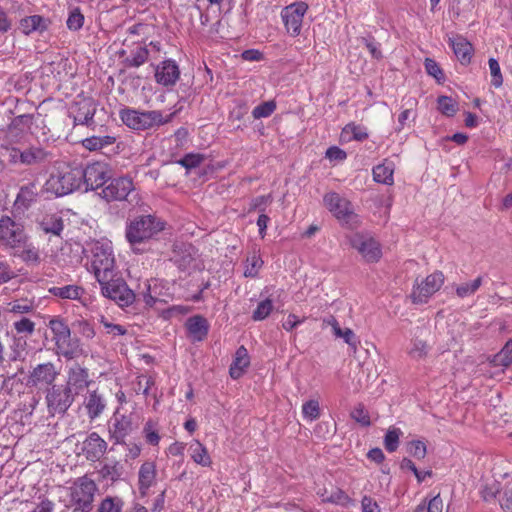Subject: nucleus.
Listing matches in <instances>:
<instances>
[{"instance_id":"50","label":"nucleus","mask_w":512,"mask_h":512,"mask_svg":"<svg viewBox=\"0 0 512 512\" xmlns=\"http://www.w3.org/2000/svg\"><path fill=\"white\" fill-rule=\"evenodd\" d=\"M482 277L479 276L471 282L463 283L456 288V294L460 298H465L473 295L481 286Z\"/></svg>"},{"instance_id":"32","label":"nucleus","mask_w":512,"mask_h":512,"mask_svg":"<svg viewBox=\"0 0 512 512\" xmlns=\"http://www.w3.org/2000/svg\"><path fill=\"white\" fill-rule=\"evenodd\" d=\"M39 228L45 234L60 236L64 229V223L57 214H46L38 221Z\"/></svg>"},{"instance_id":"57","label":"nucleus","mask_w":512,"mask_h":512,"mask_svg":"<svg viewBox=\"0 0 512 512\" xmlns=\"http://www.w3.org/2000/svg\"><path fill=\"white\" fill-rule=\"evenodd\" d=\"M204 159V155L200 153H188L178 163L186 169H193L200 166Z\"/></svg>"},{"instance_id":"17","label":"nucleus","mask_w":512,"mask_h":512,"mask_svg":"<svg viewBox=\"0 0 512 512\" xmlns=\"http://www.w3.org/2000/svg\"><path fill=\"white\" fill-rule=\"evenodd\" d=\"M135 189L133 180L128 176L113 179L102 189L101 196L108 202L123 201Z\"/></svg>"},{"instance_id":"5","label":"nucleus","mask_w":512,"mask_h":512,"mask_svg":"<svg viewBox=\"0 0 512 512\" xmlns=\"http://www.w3.org/2000/svg\"><path fill=\"white\" fill-rule=\"evenodd\" d=\"M91 270L97 281L116 276L115 258L111 245L96 242L92 248Z\"/></svg>"},{"instance_id":"46","label":"nucleus","mask_w":512,"mask_h":512,"mask_svg":"<svg viewBox=\"0 0 512 512\" xmlns=\"http://www.w3.org/2000/svg\"><path fill=\"white\" fill-rule=\"evenodd\" d=\"M401 435L402 431L400 428L390 427L387 430L386 435L384 437V446L388 452L392 453L398 449Z\"/></svg>"},{"instance_id":"3","label":"nucleus","mask_w":512,"mask_h":512,"mask_svg":"<svg viewBox=\"0 0 512 512\" xmlns=\"http://www.w3.org/2000/svg\"><path fill=\"white\" fill-rule=\"evenodd\" d=\"M119 117L128 128L144 131L170 122L172 115L164 116L158 110L139 111L126 107L119 111Z\"/></svg>"},{"instance_id":"53","label":"nucleus","mask_w":512,"mask_h":512,"mask_svg":"<svg viewBox=\"0 0 512 512\" xmlns=\"http://www.w3.org/2000/svg\"><path fill=\"white\" fill-rule=\"evenodd\" d=\"M276 110V103L275 101H266L259 105H257L253 111L252 115L254 119H261L266 118L272 115V113Z\"/></svg>"},{"instance_id":"18","label":"nucleus","mask_w":512,"mask_h":512,"mask_svg":"<svg viewBox=\"0 0 512 512\" xmlns=\"http://www.w3.org/2000/svg\"><path fill=\"white\" fill-rule=\"evenodd\" d=\"M157 465L153 460L144 461L138 470L137 487L139 495L147 497L150 489L157 484Z\"/></svg>"},{"instance_id":"15","label":"nucleus","mask_w":512,"mask_h":512,"mask_svg":"<svg viewBox=\"0 0 512 512\" xmlns=\"http://www.w3.org/2000/svg\"><path fill=\"white\" fill-rule=\"evenodd\" d=\"M144 303L148 307H154L157 303H167L171 298L167 282L158 278H152L144 282V287L139 291Z\"/></svg>"},{"instance_id":"6","label":"nucleus","mask_w":512,"mask_h":512,"mask_svg":"<svg viewBox=\"0 0 512 512\" xmlns=\"http://www.w3.org/2000/svg\"><path fill=\"white\" fill-rule=\"evenodd\" d=\"M81 176V167H74L67 171L52 174L46 182L47 190L57 196L72 193L83 186Z\"/></svg>"},{"instance_id":"56","label":"nucleus","mask_w":512,"mask_h":512,"mask_svg":"<svg viewBox=\"0 0 512 512\" xmlns=\"http://www.w3.org/2000/svg\"><path fill=\"white\" fill-rule=\"evenodd\" d=\"M34 306L28 300H16L8 303V311L14 314H26L33 310Z\"/></svg>"},{"instance_id":"23","label":"nucleus","mask_w":512,"mask_h":512,"mask_svg":"<svg viewBox=\"0 0 512 512\" xmlns=\"http://www.w3.org/2000/svg\"><path fill=\"white\" fill-rule=\"evenodd\" d=\"M185 327L188 332V336L194 342L203 341L209 331L208 321L201 315H195L187 319Z\"/></svg>"},{"instance_id":"30","label":"nucleus","mask_w":512,"mask_h":512,"mask_svg":"<svg viewBox=\"0 0 512 512\" xmlns=\"http://www.w3.org/2000/svg\"><path fill=\"white\" fill-rule=\"evenodd\" d=\"M49 156L50 153L41 146H29L23 150V155L21 156L22 165H40L44 163Z\"/></svg>"},{"instance_id":"20","label":"nucleus","mask_w":512,"mask_h":512,"mask_svg":"<svg viewBox=\"0 0 512 512\" xmlns=\"http://www.w3.org/2000/svg\"><path fill=\"white\" fill-rule=\"evenodd\" d=\"M107 442L96 432L90 433L82 443V454L91 462L99 461L107 451Z\"/></svg>"},{"instance_id":"1","label":"nucleus","mask_w":512,"mask_h":512,"mask_svg":"<svg viewBox=\"0 0 512 512\" xmlns=\"http://www.w3.org/2000/svg\"><path fill=\"white\" fill-rule=\"evenodd\" d=\"M97 491L96 482L88 475L78 477L65 488L64 505L71 512H91Z\"/></svg>"},{"instance_id":"38","label":"nucleus","mask_w":512,"mask_h":512,"mask_svg":"<svg viewBox=\"0 0 512 512\" xmlns=\"http://www.w3.org/2000/svg\"><path fill=\"white\" fill-rule=\"evenodd\" d=\"M116 142V137L111 135L91 136L81 141L82 146L89 151H96L108 147Z\"/></svg>"},{"instance_id":"14","label":"nucleus","mask_w":512,"mask_h":512,"mask_svg":"<svg viewBox=\"0 0 512 512\" xmlns=\"http://www.w3.org/2000/svg\"><path fill=\"white\" fill-rule=\"evenodd\" d=\"M349 243L367 263H376L382 257L379 242L369 235L355 233L349 238Z\"/></svg>"},{"instance_id":"62","label":"nucleus","mask_w":512,"mask_h":512,"mask_svg":"<svg viewBox=\"0 0 512 512\" xmlns=\"http://www.w3.org/2000/svg\"><path fill=\"white\" fill-rule=\"evenodd\" d=\"M424 66H425L426 72L430 76L434 77L438 81L443 79V77H444L443 71L435 60H433L431 58H426L425 62H424Z\"/></svg>"},{"instance_id":"47","label":"nucleus","mask_w":512,"mask_h":512,"mask_svg":"<svg viewBox=\"0 0 512 512\" xmlns=\"http://www.w3.org/2000/svg\"><path fill=\"white\" fill-rule=\"evenodd\" d=\"M148 50L146 44H140L135 51L126 59V64L129 67H139L143 65L148 59Z\"/></svg>"},{"instance_id":"19","label":"nucleus","mask_w":512,"mask_h":512,"mask_svg":"<svg viewBox=\"0 0 512 512\" xmlns=\"http://www.w3.org/2000/svg\"><path fill=\"white\" fill-rule=\"evenodd\" d=\"M154 77L159 85L172 87L180 78L179 66L174 60H164L155 67Z\"/></svg>"},{"instance_id":"58","label":"nucleus","mask_w":512,"mask_h":512,"mask_svg":"<svg viewBox=\"0 0 512 512\" xmlns=\"http://www.w3.org/2000/svg\"><path fill=\"white\" fill-rule=\"evenodd\" d=\"M407 451L411 456L417 459H423L426 456L427 447L423 441L413 440L408 443Z\"/></svg>"},{"instance_id":"8","label":"nucleus","mask_w":512,"mask_h":512,"mask_svg":"<svg viewBox=\"0 0 512 512\" xmlns=\"http://www.w3.org/2000/svg\"><path fill=\"white\" fill-rule=\"evenodd\" d=\"M324 206L342 224L358 225V215L351 202L336 192H328L323 197Z\"/></svg>"},{"instance_id":"27","label":"nucleus","mask_w":512,"mask_h":512,"mask_svg":"<svg viewBox=\"0 0 512 512\" xmlns=\"http://www.w3.org/2000/svg\"><path fill=\"white\" fill-rule=\"evenodd\" d=\"M450 45L461 64L468 65L471 62L474 49L469 41L461 36H457L450 40Z\"/></svg>"},{"instance_id":"26","label":"nucleus","mask_w":512,"mask_h":512,"mask_svg":"<svg viewBox=\"0 0 512 512\" xmlns=\"http://www.w3.org/2000/svg\"><path fill=\"white\" fill-rule=\"evenodd\" d=\"M368 137L369 134L367 128L355 122H349L346 124L340 133V140L343 143H349L351 141L362 142L368 139Z\"/></svg>"},{"instance_id":"49","label":"nucleus","mask_w":512,"mask_h":512,"mask_svg":"<svg viewBox=\"0 0 512 512\" xmlns=\"http://www.w3.org/2000/svg\"><path fill=\"white\" fill-rule=\"evenodd\" d=\"M131 431V421L126 416L116 419L113 424L112 433L117 440L125 438Z\"/></svg>"},{"instance_id":"7","label":"nucleus","mask_w":512,"mask_h":512,"mask_svg":"<svg viewBox=\"0 0 512 512\" xmlns=\"http://www.w3.org/2000/svg\"><path fill=\"white\" fill-rule=\"evenodd\" d=\"M28 242L24 226L7 215L0 217V246L4 249L19 250Z\"/></svg>"},{"instance_id":"39","label":"nucleus","mask_w":512,"mask_h":512,"mask_svg":"<svg viewBox=\"0 0 512 512\" xmlns=\"http://www.w3.org/2000/svg\"><path fill=\"white\" fill-rule=\"evenodd\" d=\"M13 255L29 265H38L41 260L38 249L32 244H28V242L21 246L19 250H16Z\"/></svg>"},{"instance_id":"45","label":"nucleus","mask_w":512,"mask_h":512,"mask_svg":"<svg viewBox=\"0 0 512 512\" xmlns=\"http://www.w3.org/2000/svg\"><path fill=\"white\" fill-rule=\"evenodd\" d=\"M437 103L438 110L447 117H453L458 111L457 102L449 96H439Z\"/></svg>"},{"instance_id":"22","label":"nucleus","mask_w":512,"mask_h":512,"mask_svg":"<svg viewBox=\"0 0 512 512\" xmlns=\"http://www.w3.org/2000/svg\"><path fill=\"white\" fill-rule=\"evenodd\" d=\"M96 112V105L91 98H81L74 102L71 114L74 124L88 125L93 121Z\"/></svg>"},{"instance_id":"28","label":"nucleus","mask_w":512,"mask_h":512,"mask_svg":"<svg viewBox=\"0 0 512 512\" xmlns=\"http://www.w3.org/2000/svg\"><path fill=\"white\" fill-rule=\"evenodd\" d=\"M84 406L87 410L88 417L91 420H94L102 414L106 407V403L97 391H89L84 400Z\"/></svg>"},{"instance_id":"37","label":"nucleus","mask_w":512,"mask_h":512,"mask_svg":"<svg viewBox=\"0 0 512 512\" xmlns=\"http://www.w3.org/2000/svg\"><path fill=\"white\" fill-rule=\"evenodd\" d=\"M192 460L203 467H210L212 464L211 457L207 448L198 440H194L189 447Z\"/></svg>"},{"instance_id":"12","label":"nucleus","mask_w":512,"mask_h":512,"mask_svg":"<svg viewBox=\"0 0 512 512\" xmlns=\"http://www.w3.org/2000/svg\"><path fill=\"white\" fill-rule=\"evenodd\" d=\"M60 367L52 362L41 363L33 367L27 378V385L39 390H49L60 375Z\"/></svg>"},{"instance_id":"43","label":"nucleus","mask_w":512,"mask_h":512,"mask_svg":"<svg viewBox=\"0 0 512 512\" xmlns=\"http://www.w3.org/2000/svg\"><path fill=\"white\" fill-rule=\"evenodd\" d=\"M263 266V260L260 255L253 253L248 256L245 262L244 276L254 278L258 275L260 269Z\"/></svg>"},{"instance_id":"35","label":"nucleus","mask_w":512,"mask_h":512,"mask_svg":"<svg viewBox=\"0 0 512 512\" xmlns=\"http://www.w3.org/2000/svg\"><path fill=\"white\" fill-rule=\"evenodd\" d=\"M36 196L37 193L35 185L22 186L14 201V208L17 211L27 210L36 200Z\"/></svg>"},{"instance_id":"34","label":"nucleus","mask_w":512,"mask_h":512,"mask_svg":"<svg viewBox=\"0 0 512 512\" xmlns=\"http://www.w3.org/2000/svg\"><path fill=\"white\" fill-rule=\"evenodd\" d=\"M430 350L431 346L425 339L414 336L410 340L409 347L407 348V354L411 359L419 361L427 358Z\"/></svg>"},{"instance_id":"44","label":"nucleus","mask_w":512,"mask_h":512,"mask_svg":"<svg viewBox=\"0 0 512 512\" xmlns=\"http://www.w3.org/2000/svg\"><path fill=\"white\" fill-rule=\"evenodd\" d=\"M121 466L118 462L105 463L99 470V475L103 480L117 481L121 477Z\"/></svg>"},{"instance_id":"42","label":"nucleus","mask_w":512,"mask_h":512,"mask_svg":"<svg viewBox=\"0 0 512 512\" xmlns=\"http://www.w3.org/2000/svg\"><path fill=\"white\" fill-rule=\"evenodd\" d=\"M143 435L148 444L157 446L161 440L157 421L148 419L143 427Z\"/></svg>"},{"instance_id":"21","label":"nucleus","mask_w":512,"mask_h":512,"mask_svg":"<svg viewBox=\"0 0 512 512\" xmlns=\"http://www.w3.org/2000/svg\"><path fill=\"white\" fill-rule=\"evenodd\" d=\"M91 380L89 379V372L87 368L80 366L75 363L71 367H69L67 372V388L74 392L75 394H79L85 388L89 386Z\"/></svg>"},{"instance_id":"11","label":"nucleus","mask_w":512,"mask_h":512,"mask_svg":"<svg viewBox=\"0 0 512 512\" xmlns=\"http://www.w3.org/2000/svg\"><path fill=\"white\" fill-rule=\"evenodd\" d=\"M309 6L304 1H297L285 6L280 13L286 33L291 37H298L303 27L304 16Z\"/></svg>"},{"instance_id":"31","label":"nucleus","mask_w":512,"mask_h":512,"mask_svg":"<svg viewBox=\"0 0 512 512\" xmlns=\"http://www.w3.org/2000/svg\"><path fill=\"white\" fill-rule=\"evenodd\" d=\"M317 495L324 503H331L342 507H349L354 503L353 499L344 490L338 487H332L329 496H325L322 490H318Z\"/></svg>"},{"instance_id":"40","label":"nucleus","mask_w":512,"mask_h":512,"mask_svg":"<svg viewBox=\"0 0 512 512\" xmlns=\"http://www.w3.org/2000/svg\"><path fill=\"white\" fill-rule=\"evenodd\" d=\"M124 508V500L119 496L104 497L98 507L97 512H122Z\"/></svg>"},{"instance_id":"36","label":"nucleus","mask_w":512,"mask_h":512,"mask_svg":"<svg viewBox=\"0 0 512 512\" xmlns=\"http://www.w3.org/2000/svg\"><path fill=\"white\" fill-rule=\"evenodd\" d=\"M49 293L61 299L80 300L85 294V289L82 286L71 284L51 287Z\"/></svg>"},{"instance_id":"24","label":"nucleus","mask_w":512,"mask_h":512,"mask_svg":"<svg viewBox=\"0 0 512 512\" xmlns=\"http://www.w3.org/2000/svg\"><path fill=\"white\" fill-rule=\"evenodd\" d=\"M250 365V356L248 350L242 345L234 355V359L229 368V374L232 379H239L243 376Z\"/></svg>"},{"instance_id":"10","label":"nucleus","mask_w":512,"mask_h":512,"mask_svg":"<svg viewBox=\"0 0 512 512\" xmlns=\"http://www.w3.org/2000/svg\"><path fill=\"white\" fill-rule=\"evenodd\" d=\"M444 280V274L441 271H435L426 276L421 282L416 281L410 294L412 303L417 305L427 303L440 290Z\"/></svg>"},{"instance_id":"25","label":"nucleus","mask_w":512,"mask_h":512,"mask_svg":"<svg viewBox=\"0 0 512 512\" xmlns=\"http://www.w3.org/2000/svg\"><path fill=\"white\" fill-rule=\"evenodd\" d=\"M395 164L389 159L376 165L372 169L373 180L377 183L392 186L394 184Z\"/></svg>"},{"instance_id":"52","label":"nucleus","mask_w":512,"mask_h":512,"mask_svg":"<svg viewBox=\"0 0 512 512\" xmlns=\"http://www.w3.org/2000/svg\"><path fill=\"white\" fill-rule=\"evenodd\" d=\"M155 385V380L151 376H138L136 378L134 390L137 394H143L144 396L149 395L151 387Z\"/></svg>"},{"instance_id":"29","label":"nucleus","mask_w":512,"mask_h":512,"mask_svg":"<svg viewBox=\"0 0 512 512\" xmlns=\"http://www.w3.org/2000/svg\"><path fill=\"white\" fill-rule=\"evenodd\" d=\"M49 21L40 15L27 16L20 20L19 29L25 35L33 32H43L47 29Z\"/></svg>"},{"instance_id":"64","label":"nucleus","mask_w":512,"mask_h":512,"mask_svg":"<svg viewBox=\"0 0 512 512\" xmlns=\"http://www.w3.org/2000/svg\"><path fill=\"white\" fill-rule=\"evenodd\" d=\"M83 23L84 16L78 10L71 12L67 19V27L70 30H79L80 28H82Z\"/></svg>"},{"instance_id":"55","label":"nucleus","mask_w":512,"mask_h":512,"mask_svg":"<svg viewBox=\"0 0 512 512\" xmlns=\"http://www.w3.org/2000/svg\"><path fill=\"white\" fill-rule=\"evenodd\" d=\"M351 418L362 426H369L371 424L370 416L364 405L359 403L351 411Z\"/></svg>"},{"instance_id":"48","label":"nucleus","mask_w":512,"mask_h":512,"mask_svg":"<svg viewBox=\"0 0 512 512\" xmlns=\"http://www.w3.org/2000/svg\"><path fill=\"white\" fill-rule=\"evenodd\" d=\"M320 404L318 400L311 399L302 404V415L307 421H314L320 417Z\"/></svg>"},{"instance_id":"54","label":"nucleus","mask_w":512,"mask_h":512,"mask_svg":"<svg viewBox=\"0 0 512 512\" xmlns=\"http://www.w3.org/2000/svg\"><path fill=\"white\" fill-rule=\"evenodd\" d=\"M488 65L491 74V85L495 88H500L503 85V76L498 61L495 58L488 60Z\"/></svg>"},{"instance_id":"4","label":"nucleus","mask_w":512,"mask_h":512,"mask_svg":"<svg viewBox=\"0 0 512 512\" xmlns=\"http://www.w3.org/2000/svg\"><path fill=\"white\" fill-rule=\"evenodd\" d=\"M48 327L53 334L52 340L59 355L67 359H73L80 353L78 340L72 339L71 330L62 318L54 317L50 319Z\"/></svg>"},{"instance_id":"33","label":"nucleus","mask_w":512,"mask_h":512,"mask_svg":"<svg viewBox=\"0 0 512 512\" xmlns=\"http://www.w3.org/2000/svg\"><path fill=\"white\" fill-rule=\"evenodd\" d=\"M150 26L144 23H137L127 29V36L124 39V44H146L148 39Z\"/></svg>"},{"instance_id":"51","label":"nucleus","mask_w":512,"mask_h":512,"mask_svg":"<svg viewBox=\"0 0 512 512\" xmlns=\"http://www.w3.org/2000/svg\"><path fill=\"white\" fill-rule=\"evenodd\" d=\"M273 311V303L271 299H265L258 303L253 311L252 319L254 321H262L266 319Z\"/></svg>"},{"instance_id":"16","label":"nucleus","mask_w":512,"mask_h":512,"mask_svg":"<svg viewBox=\"0 0 512 512\" xmlns=\"http://www.w3.org/2000/svg\"><path fill=\"white\" fill-rule=\"evenodd\" d=\"M72 392L67 388L53 386L47 390L46 403L48 411L52 414H63L73 403Z\"/></svg>"},{"instance_id":"63","label":"nucleus","mask_w":512,"mask_h":512,"mask_svg":"<svg viewBox=\"0 0 512 512\" xmlns=\"http://www.w3.org/2000/svg\"><path fill=\"white\" fill-rule=\"evenodd\" d=\"M14 329L18 334L31 335L35 330V323L28 318H22L14 323Z\"/></svg>"},{"instance_id":"61","label":"nucleus","mask_w":512,"mask_h":512,"mask_svg":"<svg viewBox=\"0 0 512 512\" xmlns=\"http://www.w3.org/2000/svg\"><path fill=\"white\" fill-rule=\"evenodd\" d=\"M271 202H272L271 194L255 197L254 199H252V201L250 203L249 211L251 212V211L259 210L260 212L263 213L266 209V206L268 204H270Z\"/></svg>"},{"instance_id":"59","label":"nucleus","mask_w":512,"mask_h":512,"mask_svg":"<svg viewBox=\"0 0 512 512\" xmlns=\"http://www.w3.org/2000/svg\"><path fill=\"white\" fill-rule=\"evenodd\" d=\"M100 323L104 327L107 334L112 335L113 337L116 336H123L127 333V329L119 324H113L108 321V319L104 316L100 318Z\"/></svg>"},{"instance_id":"41","label":"nucleus","mask_w":512,"mask_h":512,"mask_svg":"<svg viewBox=\"0 0 512 512\" xmlns=\"http://www.w3.org/2000/svg\"><path fill=\"white\" fill-rule=\"evenodd\" d=\"M493 366L506 368L512 363V340H508L504 347L494 355L491 360Z\"/></svg>"},{"instance_id":"13","label":"nucleus","mask_w":512,"mask_h":512,"mask_svg":"<svg viewBox=\"0 0 512 512\" xmlns=\"http://www.w3.org/2000/svg\"><path fill=\"white\" fill-rule=\"evenodd\" d=\"M111 168L108 163L95 161L81 167L82 184L85 190H96L111 178Z\"/></svg>"},{"instance_id":"9","label":"nucleus","mask_w":512,"mask_h":512,"mask_svg":"<svg viewBox=\"0 0 512 512\" xmlns=\"http://www.w3.org/2000/svg\"><path fill=\"white\" fill-rule=\"evenodd\" d=\"M99 284L102 295L115 301L120 307H127L135 300V293L121 278L110 276V279L101 280Z\"/></svg>"},{"instance_id":"60","label":"nucleus","mask_w":512,"mask_h":512,"mask_svg":"<svg viewBox=\"0 0 512 512\" xmlns=\"http://www.w3.org/2000/svg\"><path fill=\"white\" fill-rule=\"evenodd\" d=\"M443 501L440 495H436L429 502L428 505H418L414 512H442Z\"/></svg>"},{"instance_id":"2","label":"nucleus","mask_w":512,"mask_h":512,"mask_svg":"<svg viewBox=\"0 0 512 512\" xmlns=\"http://www.w3.org/2000/svg\"><path fill=\"white\" fill-rule=\"evenodd\" d=\"M165 222L155 215H139L126 224L125 238L131 246L142 244L156 237L165 229Z\"/></svg>"}]
</instances>
